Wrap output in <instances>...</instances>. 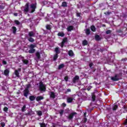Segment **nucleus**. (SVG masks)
Listing matches in <instances>:
<instances>
[{
	"mask_svg": "<svg viewBox=\"0 0 127 127\" xmlns=\"http://www.w3.org/2000/svg\"><path fill=\"white\" fill-rule=\"evenodd\" d=\"M37 8V3H32L30 5V13H33Z\"/></svg>",
	"mask_w": 127,
	"mask_h": 127,
	"instance_id": "f257e3e1",
	"label": "nucleus"
},
{
	"mask_svg": "<svg viewBox=\"0 0 127 127\" xmlns=\"http://www.w3.org/2000/svg\"><path fill=\"white\" fill-rule=\"evenodd\" d=\"M39 89L41 92H46V86L43 84L42 81L39 82Z\"/></svg>",
	"mask_w": 127,
	"mask_h": 127,
	"instance_id": "f03ea898",
	"label": "nucleus"
},
{
	"mask_svg": "<svg viewBox=\"0 0 127 127\" xmlns=\"http://www.w3.org/2000/svg\"><path fill=\"white\" fill-rule=\"evenodd\" d=\"M30 9V3L29 2H27L24 6L23 11L24 12H29Z\"/></svg>",
	"mask_w": 127,
	"mask_h": 127,
	"instance_id": "7ed1b4c3",
	"label": "nucleus"
},
{
	"mask_svg": "<svg viewBox=\"0 0 127 127\" xmlns=\"http://www.w3.org/2000/svg\"><path fill=\"white\" fill-rule=\"evenodd\" d=\"M75 115H77V113L76 112H72L70 113L67 117V120H69V121L73 120L74 118V116Z\"/></svg>",
	"mask_w": 127,
	"mask_h": 127,
	"instance_id": "20e7f679",
	"label": "nucleus"
},
{
	"mask_svg": "<svg viewBox=\"0 0 127 127\" xmlns=\"http://www.w3.org/2000/svg\"><path fill=\"white\" fill-rule=\"evenodd\" d=\"M23 93L24 97L27 98L28 95H29V90L24 89L23 91Z\"/></svg>",
	"mask_w": 127,
	"mask_h": 127,
	"instance_id": "39448f33",
	"label": "nucleus"
},
{
	"mask_svg": "<svg viewBox=\"0 0 127 127\" xmlns=\"http://www.w3.org/2000/svg\"><path fill=\"white\" fill-rule=\"evenodd\" d=\"M80 77L78 75H75L74 77L72 79V82L73 84H76L77 81H79Z\"/></svg>",
	"mask_w": 127,
	"mask_h": 127,
	"instance_id": "423d86ee",
	"label": "nucleus"
},
{
	"mask_svg": "<svg viewBox=\"0 0 127 127\" xmlns=\"http://www.w3.org/2000/svg\"><path fill=\"white\" fill-rule=\"evenodd\" d=\"M74 29V26L72 25H69L66 28V30L68 32H71V30H73Z\"/></svg>",
	"mask_w": 127,
	"mask_h": 127,
	"instance_id": "0eeeda50",
	"label": "nucleus"
},
{
	"mask_svg": "<svg viewBox=\"0 0 127 127\" xmlns=\"http://www.w3.org/2000/svg\"><path fill=\"white\" fill-rule=\"evenodd\" d=\"M111 80H112V81H119L120 78H118V74H116L115 76L111 77Z\"/></svg>",
	"mask_w": 127,
	"mask_h": 127,
	"instance_id": "6e6552de",
	"label": "nucleus"
},
{
	"mask_svg": "<svg viewBox=\"0 0 127 127\" xmlns=\"http://www.w3.org/2000/svg\"><path fill=\"white\" fill-rule=\"evenodd\" d=\"M35 34L33 31H30L28 32V37H34Z\"/></svg>",
	"mask_w": 127,
	"mask_h": 127,
	"instance_id": "1a4fd4ad",
	"label": "nucleus"
},
{
	"mask_svg": "<svg viewBox=\"0 0 127 127\" xmlns=\"http://www.w3.org/2000/svg\"><path fill=\"white\" fill-rule=\"evenodd\" d=\"M4 75L5 76H6V77H7V76H8V75H9V69H6L4 70Z\"/></svg>",
	"mask_w": 127,
	"mask_h": 127,
	"instance_id": "9d476101",
	"label": "nucleus"
},
{
	"mask_svg": "<svg viewBox=\"0 0 127 127\" xmlns=\"http://www.w3.org/2000/svg\"><path fill=\"white\" fill-rule=\"evenodd\" d=\"M73 100H74V98L72 97H68L66 99V102L67 103H72Z\"/></svg>",
	"mask_w": 127,
	"mask_h": 127,
	"instance_id": "9b49d317",
	"label": "nucleus"
},
{
	"mask_svg": "<svg viewBox=\"0 0 127 127\" xmlns=\"http://www.w3.org/2000/svg\"><path fill=\"white\" fill-rule=\"evenodd\" d=\"M43 99H44V97H43V96H37L36 98V100L37 102H39L40 101H41V100H43Z\"/></svg>",
	"mask_w": 127,
	"mask_h": 127,
	"instance_id": "f8f14e48",
	"label": "nucleus"
},
{
	"mask_svg": "<svg viewBox=\"0 0 127 127\" xmlns=\"http://www.w3.org/2000/svg\"><path fill=\"white\" fill-rule=\"evenodd\" d=\"M55 52H56V54L58 55L60 54V50H59V47H56L55 48Z\"/></svg>",
	"mask_w": 127,
	"mask_h": 127,
	"instance_id": "ddd939ff",
	"label": "nucleus"
},
{
	"mask_svg": "<svg viewBox=\"0 0 127 127\" xmlns=\"http://www.w3.org/2000/svg\"><path fill=\"white\" fill-rule=\"evenodd\" d=\"M64 67H65V64H62L58 66V69L61 70V69L64 68Z\"/></svg>",
	"mask_w": 127,
	"mask_h": 127,
	"instance_id": "4468645a",
	"label": "nucleus"
},
{
	"mask_svg": "<svg viewBox=\"0 0 127 127\" xmlns=\"http://www.w3.org/2000/svg\"><path fill=\"white\" fill-rule=\"evenodd\" d=\"M95 39L97 41H100L101 40V37L99 35H96L95 36Z\"/></svg>",
	"mask_w": 127,
	"mask_h": 127,
	"instance_id": "2eb2a0df",
	"label": "nucleus"
},
{
	"mask_svg": "<svg viewBox=\"0 0 127 127\" xmlns=\"http://www.w3.org/2000/svg\"><path fill=\"white\" fill-rule=\"evenodd\" d=\"M36 97L34 96H29V100L30 101H31V102H33L36 99Z\"/></svg>",
	"mask_w": 127,
	"mask_h": 127,
	"instance_id": "dca6fc26",
	"label": "nucleus"
},
{
	"mask_svg": "<svg viewBox=\"0 0 127 127\" xmlns=\"http://www.w3.org/2000/svg\"><path fill=\"white\" fill-rule=\"evenodd\" d=\"M90 29L91 31H92L93 32H96V27L94 25L91 26Z\"/></svg>",
	"mask_w": 127,
	"mask_h": 127,
	"instance_id": "f3484780",
	"label": "nucleus"
},
{
	"mask_svg": "<svg viewBox=\"0 0 127 127\" xmlns=\"http://www.w3.org/2000/svg\"><path fill=\"white\" fill-rule=\"evenodd\" d=\"M85 33L86 35H89V34H91V30H90L89 28L86 29L85 30Z\"/></svg>",
	"mask_w": 127,
	"mask_h": 127,
	"instance_id": "a211bd4d",
	"label": "nucleus"
},
{
	"mask_svg": "<svg viewBox=\"0 0 127 127\" xmlns=\"http://www.w3.org/2000/svg\"><path fill=\"white\" fill-rule=\"evenodd\" d=\"M28 40L29 42H34V39L32 37H28Z\"/></svg>",
	"mask_w": 127,
	"mask_h": 127,
	"instance_id": "6ab92c4d",
	"label": "nucleus"
},
{
	"mask_svg": "<svg viewBox=\"0 0 127 127\" xmlns=\"http://www.w3.org/2000/svg\"><path fill=\"white\" fill-rule=\"evenodd\" d=\"M50 96V98H52V99H55V93L54 92H51Z\"/></svg>",
	"mask_w": 127,
	"mask_h": 127,
	"instance_id": "aec40b11",
	"label": "nucleus"
},
{
	"mask_svg": "<svg viewBox=\"0 0 127 127\" xmlns=\"http://www.w3.org/2000/svg\"><path fill=\"white\" fill-rule=\"evenodd\" d=\"M30 49H34L36 47V45L35 44H31L29 46Z\"/></svg>",
	"mask_w": 127,
	"mask_h": 127,
	"instance_id": "412c9836",
	"label": "nucleus"
},
{
	"mask_svg": "<svg viewBox=\"0 0 127 127\" xmlns=\"http://www.w3.org/2000/svg\"><path fill=\"white\" fill-rule=\"evenodd\" d=\"M12 32L13 34H15L16 33V30H17L16 27L13 26L12 27Z\"/></svg>",
	"mask_w": 127,
	"mask_h": 127,
	"instance_id": "4be33fe9",
	"label": "nucleus"
},
{
	"mask_svg": "<svg viewBox=\"0 0 127 127\" xmlns=\"http://www.w3.org/2000/svg\"><path fill=\"white\" fill-rule=\"evenodd\" d=\"M68 54L69 56H70L72 57V56H74V53L73 52V51L70 50L68 51Z\"/></svg>",
	"mask_w": 127,
	"mask_h": 127,
	"instance_id": "5701e85b",
	"label": "nucleus"
},
{
	"mask_svg": "<svg viewBox=\"0 0 127 127\" xmlns=\"http://www.w3.org/2000/svg\"><path fill=\"white\" fill-rule=\"evenodd\" d=\"M46 28L47 30H51V25L47 24L46 26Z\"/></svg>",
	"mask_w": 127,
	"mask_h": 127,
	"instance_id": "b1692460",
	"label": "nucleus"
},
{
	"mask_svg": "<svg viewBox=\"0 0 127 127\" xmlns=\"http://www.w3.org/2000/svg\"><path fill=\"white\" fill-rule=\"evenodd\" d=\"M36 113L37 115L39 116V117H41V116H42V111L39 110L37 111Z\"/></svg>",
	"mask_w": 127,
	"mask_h": 127,
	"instance_id": "393cba45",
	"label": "nucleus"
},
{
	"mask_svg": "<svg viewBox=\"0 0 127 127\" xmlns=\"http://www.w3.org/2000/svg\"><path fill=\"white\" fill-rule=\"evenodd\" d=\"M82 45L83 46H86V45H88V41L86 40H84L82 41Z\"/></svg>",
	"mask_w": 127,
	"mask_h": 127,
	"instance_id": "a878e982",
	"label": "nucleus"
},
{
	"mask_svg": "<svg viewBox=\"0 0 127 127\" xmlns=\"http://www.w3.org/2000/svg\"><path fill=\"white\" fill-rule=\"evenodd\" d=\"M29 53L32 54L33 53H34V52H35V49H30L29 51H28Z\"/></svg>",
	"mask_w": 127,
	"mask_h": 127,
	"instance_id": "bb28decb",
	"label": "nucleus"
},
{
	"mask_svg": "<svg viewBox=\"0 0 127 127\" xmlns=\"http://www.w3.org/2000/svg\"><path fill=\"white\" fill-rule=\"evenodd\" d=\"M36 56L37 58V59H40L41 56H40V53H39V52H37L36 53Z\"/></svg>",
	"mask_w": 127,
	"mask_h": 127,
	"instance_id": "cd10ccee",
	"label": "nucleus"
},
{
	"mask_svg": "<svg viewBox=\"0 0 127 127\" xmlns=\"http://www.w3.org/2000/svg\"><path fill=\"white\" fill-rule=\"evenodd\" d=\"M91 98H92V102H95V101H96V95H95L94 93L92 94Z\"/></svg>",
	"mask_w": 127,
	"mask_h": 127,
	"instance_id": "c85d7f7f",
	"label": "nucleus"
},
{
	"mask_svg": "<svg viewBox=\"0 0 127 127\" xmlns=\"http://www.w3.org/2000/svg\"><path fill=\"white\" fill-rule=\"evenodd\" d=\"M58 36H61V37H64L65 36V34H64L63 32H59L58 34Z\"/></svg>",
	"mask_w": 127,
	"mask_h": 127,
	"instance_id": "c756f323",
	"label": "nucleus"
},
{
	"mask_svg": "<svg viewBox=\"0 0 127 127\" xmlns=\"http://www.w3.org/2000/svg\"><path fill=\"white\" fill-rule=\"evenodd\" d=\"M22 61L23 63L24 64H25V65H27V64H28V63L29 62L28 61V60H24H24H22Z\"/></svg>",
	"mask_w": 127,
	"mask_h": 127,
	"instance_id": "7c9ffc66",
	"label": "nucleus"
},
{
	"mask_svg": "<svg viewBox=\"0 0 127 127\" xmlns=\"http://www.w3.org/2000/svg\"><path fill=\"white\" fill-rule=\"evenodd\" d=\"M62 6H63L64 7H67V2H66V1L63 2Z\"/></svg>",
	"mask_w": 127,
	"mask_h": 127,
	"instance_id": "2f4dec72",
	"label": "nucleus"
},
{
	"mask_svg": "<svg viewBox=\"0 0 127 127\" xmlns=\"http://www.w3.org/2000/svg\"><path fill=\"white\" fill-rule=\"evenodd\" d=\"M58 58V55L57 54H55L54 56V58H53V60L54 61H56V60H57Z\"/></svg>",
	"mask_w": 127,
	"mask_h": 127,
	"instance_id": "473e14b6",
	"label": "nucleus"
},
{
	"mask_svg": "<svg viewBox=\"0 0 127 127\" xmlns=\"http://www.w3.org/2000/svg\"><path fill=\"white\" fill-rule=\"evenodd\" d=\"M15 75L18 77H19V72H18V70H15Z\"/></svg>",
	"mask_w": 127,
	"mask_h": 127,
	"instance_id": "72a5a7b5",
	"label": "nucleus"
},
{
	"mask_svg": "<svg viewBox=\"0 0 127 127\" xmlns=\"http://www.w3.org/2000/svg\"><path fill=\"white\" fill-rule=\"evenodd\" d=\"M118 108H119V106L118 105H115L113 106V111H117V110L118 109Z\"/></svg>",
	"mask_w": 127,
	"mask_h": 127,
	"instance_id": "f704fd0d",
	"label": "nucleus"
},
{
	"mask_svg": "<svg viewBox=\"0 0 127 127\" xmlns=\"http://www.w3.org/2000/svg\"><path fill=\"white\" fill-rule=\"evenodd\" d=\"M25 109H26V105H24L23 107L21 109V111L22 112H25Z\"/></svg>",
	"mask_w": 127,
	"mask_h": 127,
	"instance_id": "c9c22d12",
	"label": "nucleus"
},
{
	"mask_svg": "<svg viewBox=\"0 0 127 127\" xmlns=\"http://www.w3.org/2000/svg\"><path fill=\"white\" fill-rule=\"evenodd\" d=\"M40 127H46V124L45 123H39Z\"/></svg>",
	"mask_w": 127,
	"mask_h": 127,
	"instance_id": "e433bc0d",
	"label": "nucleus"
},
{
	"mask_svg": "<svg viewBox=\"0 0 127 127\" xmlns=\"http://www.w3.org/2000/svg\"><path fill=\"white\" fill-rule=\"evenodd\" d=\"M14 23H15V24H16L17 25H19V24H20V22H19V21L17 20H14Z\"/></svg>",
	"mask_w": 127,
	"mask_h": 127,
	"instance_id": "4c0bfd02",
	"label": "nucleus"
},
{
	"mask_svg": "<svg viewBox=\"0 0 127 127\" xmlns=\"http://www.w3.org/2000/svg\"><path fill=\"white\" fill-rule=\"evenodd\" d=\"M64 113V110H61L60 111L59 113H60V115L61 117H62L63 116V113Z\"/></svg>",
	"mask_w": 127,
	"mask_h": 127,
	"instance_id": "58836bf2",
	"label": "nucleus"
},
{
	"mask_svg": "<svg viewBox=\"0 0 127 127\" xmlns=\"http://www.w3.org/2000/svg\"><path fill=\"white\" fill-rule=\"evenodd\" d=\"M31 86V85L30 84H28L26 85V88L25 89L26 90H29V88Z\"/></svg>",
	"mask_w": 127,
	"mask_h": 127,
	"instance_id": "ea45409f",
	"label": "nucleus"
},
{
	"mask_svg": "<svg viewBox=\"0 0 127 127\" xmlns=\"http://www.w3.org/2000/svg\"><path fill=\"white\" fill-rule=\"evenodd\" d=\"M106 33L107 34H111L112 33V30H108L106 31Z\"/></svg>",
	"mask_w": 127,
	"mask_h": 127,
	"instance_id": "a19ab883",
	"label": "nucleus"
},
{
	"mask_svg": "<svg viewBox=\"0 0 127 127\" xmlns=\"http://www.w3.org/2000/svg\"><path fill=\"white\" fill-rule=\"evenodd\" d=\"M1 127H5V123L4 122H1L0 124Z\"/></svg>",
	"mask_w": 127,
	"mask_h": 127,
	"instance_id": "79ce46f5",
	"label": "nucleus"
},
{
	"mask_svg": "<svg viewBox=\"0 0 127 127\" xmlns=\"http://www.w3.org/2000/svg\"><path fill=\"white\" fill-rule=\"evenodd\" d=\"M67 38H64L62 42L64 43H66V42H67Z\"/></svg>",
	"mask_w": 127,
	"mask_h": 127,
	"instance_id": "37998d69",
	"label": "nucleus"
},
{
	"mask_svg": "<svg viewBox=\"0 0 127 127\" xmlns=\"http://www.w3.org/2000/svg\"><path fill=\"white\" fill-rule=\"evenodd\" d=\"M3 112H7V111H8V108H7V107H4L3 109Z\"/></svg>",
	"mask_w": 127,
	"mask_h": 127,
	"instance_id": "c03bdc74",
	"label": "nucleus"
},
{
	"mask_svg": "<svg viewBox=\"0 0 127 127\" xmlns=\"http://www.w3.org/2000/svg\"><path fill=\"white\" fill-rule=\"evenodd\" d=\"M64 79L66 82H68V80L69 79V76H66L64 77Z\"/></svg>",
	"mask_w": 127,
	"mask_h": 127,
	"instance_id": "a18cd8bd",
	"label": "nucleus"
},
{
	"mask_svg": "<svg viewBox=\"0 0 127 127\" xmlns=\"http://www.w3.org/2000/svg\"><path fill=\"white\" fill-rule=\"evenodd\" d=\"M69 92H71V89L70 88L67 89V91L64 92V94H68Z\"/></svg>",
	"mask_w": 127,
	"mask_h": 127,
	"instance_id": "49530a36",
	"label": "nucleus"
},
{
	"mask_svg": "<svg viewBox=\"0 0 127 127\" xmlns=\"http://www.w3.org/2000/svg\"><path fill=\"white\" fill-rule=\"evenodd\" d=\"M2 64H3V65H6V64H7V63L6 62V61L3 60L2 62Z\"/></svg>",
	"mask_w": 127,
	"mask_h": 127,
	"instance_id": "de8ad7c7",
	"label": "nucleus"
},
{
	"mask_svg": "<svg viewBox=\"0 0 127 127\" xmlns=\"http://www.w3.org/2000/svg\"><path fill=\"white\" fill-rule=\"evenodd\" d=\"M76 16L77 17H81V13L77 12L76 13Z\"/></svg>",
	"mask_w": 127,
	"mask_h": 127,
	"instance_id": "09e8293b",
	"label": "nucleus"
},
{
	"mask_svg": "<svg viewBox=\"0 0 127 127\" xmlns=\"http://www.w3.org/2000/svg\"><path fill=\"white\" fill-rule=\"evenodd\" d=\"M123 109L125 110L126 112H127V105H124L123 106Z\"/></svg>",
	"mask_w": 127,
	"mask_h": 127,
	"instance_id": "8fccbe9b",
	"label": "nucleus"
},
{
	"mask_svg": "<svg viewBox=\"0 0 127 127\" xmlns=\"http://www.w3.org/2000/svg\"><path fill=\"white\" fill-rule=\"evenodd\" d=\"M89 66L90 68H92V66H94V64H93V63H90L89 64Z\"/></svg>",
	"mask_w": 127,
	"mask_h": 127,
	"instance_id": "3c124183",
	"label": "nucleus"
},
{
	"mask_svg": "<svg viewBox=\"0 0 127 127\" xmlns=\"http://www.w3.org/2000/svg\"><path fill=\"white\" fill-rule=\"evenodd\" d=\"M64 44H65V43L62 42L61 45V47H62V48H63L64 47Z\"/></svg>",
	"mask_w": 127,
	"mask_h": 127,
	"instance_id": "603ef678",
	"label": "nucleus"
},
{
	"mask_svg": "<svg viewBox=\"0 0 127 127\" xmlns=\"http://www.w3.org/2000/svg\"><path fill=\"white\" fill-rule=\"evenodd\" d=\"M85 123H87V118H86V117H85L83 119V123L85 124Z\"/></svg>",
	"mask_w": 127,
	"mask_h": 127,
	"instance_id": "864d4df0",
	"label": "nucleus"
},
{
	"mask_svg": "<svg viewBox=\"0 0 127 127\" xmlns=\"http://www.w3.org/2000/svg\"><path fill=\"white\" fill-rule=\"evenodd\" d=\"M62 106H63V107H64V108H65V107H66V106H67V105L66 104V103H63L62 104Z\"/></svg>",
	"mask_w": 127,
	"mask_h": 127,
	"instance_id": "5fc2aeb1",
	"label": "nucleus"
},
{
	"mask_svg": "<svg viewBox=\"0 0 127 127\" xmlns=\"http://www.w3.org/2000/svg\"><path fill=\"white\" fill-rule=\"evenodd\" d=\"M105 14H107L108 15H110V14H111V12H106L105 13Z\"/></svg>",
	"mask_w": 127,
	"mask_h": 127,
	"instance_id": "6e6d98bb",
	"label": "nucleus"
},
{
	"mask_svg": "<svg viewBox=\"0 0 127 127\" xmlns=\"http://www.w3.org/2000/svg\"><path fill=\"white\" fill-rule=\"evenodd\" d=\"M124 125H125V126H127V119L125 121V122H124Z\"/></svg>",
	"mask_w": 127,
	"mask_h": 127,
	"instance_id": "4d7b16f0",
	"label": "nucleus"
},
{
	"mask_svg": "<svg viewBox=\"0 0 127 127\" xmlns=\"http://www.w3.org/2000/svg\"><path fill=\"white\" fill-rule=\"evenodd\" d=\"M127 58H125V59H122L121 60V61H127Z\"/></svg>",
	"mask_w": 127,
	"mask_h": 127,
	"instance_id": "13d9d810",
	"label": "nucleus"
},
{
	"mask_svg": "<svg viewBox=\"0 0 127 127\" xmlns=\"http://www.w3.org/2000/svg\"><path fill=\"white\" fill-rule=\"evenodd\" d=\"M13 15H14V16H17L18 14H17V13H14Z\"/></svg>",
	"mask_w": 127,
	"mask_h": 127,
	"instance_id": "bf43d9fd",
	"label": "nucleus"
},
{
	"mask_svg": "<svg viewBox=\"0 0 127 127\" xmlns=\"http://www.w3.org/2000/svg\"><path fill=\"white\" fill-rule=\"evenodd\" d=\"M86 116H87V113L86 112L84 113V117H85V118H86Z\"/></svg>",
	"mask_w": 127,
	"mask_h": 127,
	"instance_id": "052dcab7",
	"label": "nucleus"
},
{
	"mask_svg": "<svg viewBox=\"0 0 127 127\" xmlns=\"http://www.w3.org/2000/svg\"><path fill=\"white\" fill-rule=\"evenodd\" d=\"M122 32V30H119L118 31V33H121Z\"/></svg>",
	"mask_w": 127,
	"mask_h": 127,
	"instance_id": "680f3d73",
	"label": "nucleus"
},
{
	"mask_svg": "<svg viewBox=\"0 0 127 127\" xmlns=\"http://www.w3.org/2000/svg\"><path fill=\"white\" fill-rule=\"evenodd\" d=\"M103 27H106V25L105 24H102Z\"/></svg>",
	"mask_w": 127,
	"mask_h": 127,
	"instance_id": "e2e57ef3",
	"label": "nucleus"
},
{
	"mask_svg": "<svg viewBox=\"0 0 127 127\" xmlns=\"http://www.w3.org/2000/svg\"><path fill=\"white\" fill-rule=\"evenodd\" d=\"M87 90H88V91H90V90H91V88H90L89 87H88V88H87Z\"/></svg>",
	"mask_w": 127,
	"mask_h": 127,
	"instance_id": "0e129e2a",
	"label": "nucleus"
},
{
	"mask_svg": "<svg viewBox=\"0 0 127 127\" xmlns=\"http://www.w3.org/2000/svg\"><path fill=\"white\" fill-rule=\"evenodd\" d=\"M95 71H96V69H95V70L93 71V72H95Z\"/></svg>",
	"mask_w": 127,
	"mask_h": 127,
	"instance_id": "69168bd1",
	"label": "nucleus"
}]
</instances>
